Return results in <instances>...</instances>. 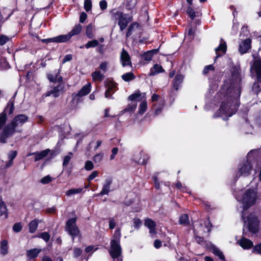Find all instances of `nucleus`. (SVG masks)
<instances>
[{
  "label": "nucleus",
  "instance_id": "e2e57ef3",
  "mask_svg": "<svg viewBox=\"0 0 261 261\" xmlns=\"http://www.w3.org/2000/svg\"><path fill=\"white\" fill-rule=\"evenodd\" d=\"M16 155H17V151L12 150L9 152V153L8 154V158L10 161H13V159L16 157Z\"/></svg>",
  "mask_w": 261,
  "mask_h": 261
},
{
  "label": "nucleus",
  "instance_id": "37998d69",
  "mask_svg": "<svg viewBox=\"0 0 261 261\" xmlns=\"http://www.w3.org/2000/svg\"><path fill=\"white\" fill-rule=\"evenodd\" d=\"M121 236V229L120 228H117L114 233L113 237L114 238V239L113 240H118V241H120Z\"/></svg>",
  "mask_w": 261,
  "mask_h": 261
},
{
  "label": "nucleus",
  "instance_id": "473e14b6",
  "mask_svg": "<svg viewBox=\"0 0 261 261\" xmlns=\"http://www.w3.org/2000/svg\"><path fill=\"white\" fill-rule=\"evenodd\" d=\"M179 222L181 225H188L190 223L188 215L187 214L182 215L179 218Z\"/></svg>",
  "mask_w": 261,
  "mask_h": 261
},
{
  "label": "nucleus",
  "instance_id": "7c9ffc66",
  "mask_svg": "<svg viewBox=\"0 0 261 261\" xmlns=\"http://www.w3.org/2000/svg\"><path fill=\"white\" fill-rule=\"evenodd\" d=\"M83 188H79L77 189H71L70 190H67L66 192V195L68 196H69L72 195H74L76 194H79L83 191Z\"/></svg>",
  "mask_w": 261,
  "mask_h": 261
},
{
  "label": "nucleus",
  "instance_id": "6ab92c4d",
  "mask_svg": "<svg viewBox=\"0 0 261 261\" xmlns=\"http://www.w3.org/2000/svg\"><path fill=\"white\" fill-rule=\"evenodd\" d=\"M238 243L243 248L246 249L251 248L253 245L251 241L245 238H242Z\"/></svg>",
  "mask_w": 261,
  "mask_h": 261
},
{
  "label": "nucleus",
  "instance_id": "49530a36",
  "mask_svg": "<svg viewBox=\"0 0 261 261\" xmlns=\"http://www.w3.org/2000/svg\"><path fill=\"white\" fill-rule=\"evenodd\" d=\"M92 7V3L91 0H85L84 2V8L86 11H89Z\"/></svg>",
  "mask_w": 261,
  "mask_h": 261
},
{
  "label": "nucleus",
  "instance_id": "a19ab883",
  "mask_svg": "<svg viewBox=\"0 0 261 261\" xmlns=\"http://www.w3.org/2000/svg\"><path fill=\"white\" fill-rule=\"evenodd\" d=\"M153 53L151 51H148L144 53L142 56L143 58L147 61H150L152 60Z\"/></svg>",
  "mask_w": 261,
  "mask_h": 261
},
{
  "label": "nucleus",
  "instance_id": "09e8293b",
  "mask_svg": "<svg viewBox=\"0 0 261 261\" xmlns=\"http://www.w3.org/2000/svg\"><path fill=\"white\" fill-rule=\"evenodd\" d=\"M94 168V165L93 163L90 161H87L85 163V169L86 170H91Z\"/></svg>",
  "mask_w": 261,
  "mask_h": 261
},
{
  "label": "nucleus",
  "instance_id": "79ce46f5",
  "mask_svg": "<svg viewBox=\"0 0 261 261\" xmlns=\"http://www.w3.org/2000/svg\"><path fill=\"white\" fill-rule=\"evenodd\" d=\"M147 109V102L146 101H143L139 106V113L141 114H143Z\"/></svg>",
  "mask_w": 261,
  "mask_h": 261
},
{
  "label": "nucleus",
  "instance_id": "f8f14e48",
  "mask_svg": "<svg viewBox=\"0 0 261 261\" xmlns=\"http://www.w3.org/2000/svg\"><path fill=\"white\" fill-rule=\"evenodd\" d=\"M106 86L107 89L105 92L106 98H112V95L116 91V84L112 81L106 83Z\"/></svg>",
  "mask_w": 261,
  "mask_h": 261
},
{
  "label": "nucleus",
  "instance_id": "5fc2aeb1",
  "mask_svg": "<svg viewBox=\"0 0 261 261\" xmlns=\"http://www.w3.org/2000/svg\"><path fill=\"white\" fill-rule=\"evenodd\" d=\"M52 180V178L49 175H47L41 179V182L43 184H47Z\"/></svg>",
  "mask_w": 261,
  "mask_h": 261
},
{
  "label": "nucleus",
  "instance_id": "4c0bfd02",
  "mask_svg": "<svg viewBox=\"0 0 261 261\" xmlns=\"http://www.w3.org/2000/svg\"><path fill=\"white\" fill-rule=\"evenodd\" d=\"M99 44V42L97 40H93L92 41H88L85 45V46L86 48H89L90 47H95L97 46Z\"/></svg>",
  "mask_w": 261,
  "mask_h": 261
},
{
  "label": "nucleus",
  "instance_id": "864d4df0",
  "mask_svg": "<svg viewBox=\"0 0 261 261\" xmlns=\"http://www.w3.org/2000/svg\"><path fill=\"white\" fill-rule=\"evenodd\" d=\"M135 26H138V24L137 23H133L128 27L127 32L126 33V37H129L132 35V31Z\"/></svg>",
  "mask_w": 261,
  "mask_h": 261
},
{
  "label": "nucleus",
  "instance_id": "c03bdc74",
  "mask_svg": "<svg viewBox=\"0 0 261 261\" xmlns=\"http://www.w3.org/2000/svg\"><path fill=\"white\" fill-rule=\"evenodd\" d=\"M136 4V0H127L126 3V7L128 9H132Z\"/></svg>",
  "mask_w": 261,
  "mask_h": 261
},
{
  "label": "nucleus",
  "instance_id": "a878e982",
  "mask_svg": "<svg viewBox=\"0 0 261 261\" xmlns=\"http://www.w3.org/2000/svg\"><path fill=\"white\" fill-rule=\"evenodd\" d=\"M49 152V149H45L41 151L40 152H35L32 153V154L35 155V161H39L44 157L46 156Z\"/></svg>",
  "mask_w": 261,
  "mask_h": 261
},
{
  "label": "nucleus",
  "instance_id": "bb28decb",
  "mask_svg": "<svg viewBox=\"0 0 261 261\" xmlns=\"http://www.w3.org/2000/svg\"><path fill=\"white\" fill-rule=\"evenodd\" d=\"M82 29V26L80 24H76L72 30L68 33L70 38L72 36L78 35L81 32Z\"/></svg>",
  "mask_w": 261,
  "mask_h": 261
},
{
  "label": "nucleus",
  "instance_id": "dca6fc26",
  "mask_svg": "<svg viewBox=\"0 0 261 261\" xmlns=\"http://www.w3.org/2000/svg\"><path fill=\"white\" fill-rule=\"evenodd\" d=\"M251 40L248 38L240 44L239 49L241 54H243L248 51L251 46Z\"/></svg>",
  "mask_w": 261,
  "mask_h": 261
},
{
  "label": "nucleus",
  "instance_id": "ddd939ff",
  "mask_svg": "<svg viewBox=\"0 0 261 261\" xmlns=\"http://www.w3.org/2000/svg\"><path fill=\"white\" fill-rule=\"evenodd\" d=\"M120 60L123 67L132 65L130 57L124 48H123L120 55Z\"/></svg>",
  "mask_w": 261,
  "mask_h": 261
},
{
  "label": "nucleus",
  "instance_id": "774afa93",
  "mask_svg": "<svg viewBox=\"0 0 261 261\" xmlns=\"http://www.w3.org/2000/svg\"><path fill=\"white\" fill-rule=\"evenodd\" d=\"M72 59V56L70 54L66 55L62 61V64H64L65 63L70 61Z\"/></svg>",
  "mask_w": 261,
  "mask_h": 261
},
{
  "label": "nucleus",
  "instance_id": "bf43d9fd",
  "mask_svg": "<svg viewBox=\"0 0 261 261\" xmlns=\"http://www.w3.org/2000/svg\"><path fill=\"white\" fill-rule=\"evenodd\" d=\"M22 229V226L20 223H15L13 227V230L16 232H20Z\"/></svg>",
  "mask_w": 261,
  "mask_h": 261
},
{
  "label": "nucleus",
  "instance_id": "58836bf2",
  "mask_svg": "<svg viewBox=\"0 0 261 261\" xmlns=\"http://www.w3.org/2000/svg\"><path fill=\"white\" fill-rule=\"evenodd\" d=\"M37 237L41 238L46 242H47L50 239V236L48 232H44L38 234Z\"/></svg>",
  "mask_w": 261,
  "mask_h": 261
},
{
  "label": "nucleus",
  "instance_id": "412c9836",
  "mask_svg": "<svg viewBox=\"0 0 261 261\" xmlns=\"http://www.w3.org/2000/svg\"><path fill=\"white\" fill-rule=\"evenodd\" d=\"M91 88V84L90 83H87L86 85L84 86L80 90V91L77 93V96L79 97H83L88 94L90 91Z\"/></svg>",
  "mask_w": 261,
  "mask_h": 261
},
{
  "label": "nucleus",
  "instance_id": "f3484780",
  "mask_svg": "<svg viewBox=\"0 0 261 261\" xmlns=\"http://www.w3.org/2000/svg\"><path fill=\"white\" fill-rule=\"evenodd\" d=\"M144 225L149 229L150 233L155 234L156 233L155 226L156 223L150 219L147 218L145 220Z\"/></svg>",
  "mask_w": 261,
  "mask_h": 261
},
{
  "label": "nucleus",
  "instance_id": "b1692460",
  "mask_svg": "<svg viewBox=\"0 0 261 261\" xmlns=\"http://www.w3.org/2000/svg\"><path fill=\"white\" fill-rule=\"evenodd\" d=\"M47 78L50 82L54 83L58 82L59 84L63 83V77L57 73L55 74H48Z\"/></svg>",
  "mask_w": 261,
  "mask_h": 261
},
{
  "label": "nucleus",
  "instance_id": "72a5a7b5",
  "mask_svg": "<svg viewBox=\"0 0 261 261\" xmlns=\"http://www.w3.org/2000/svg\"><path fill=\"white\" fill-rule=\"evenodd\" d=\"M121 77L124 81L129 82L134 80L135 76L133 72H130L122 75Z\"/></svg>",
  "mask_w": 261,
  "mask_h": 261
},
{
  "label": "nucleus",
  "instance_id": "f03ea898",
  "mask_svg": "<svg viewBox=\"0 0 261 261\" xmlns=\"http://www.w3.org/2000/svg\"><path fill=\"white\" fill-rule=\"evenodd\" d=\"M28 120V117L24 114H19L14 117L10 123L4 127L0 135V141L5 143L7 139L17 132V128L21 126Z\"/></svg>",
  "mask_w": 261,
  "mask_h": 261
},
{
  "label": "nucleus",
  "instance_id": "20e7f679",
  "mask_svg": "<svg viewBox=\"0 0 261 261\" xmlns=\"http://www.w3.org/2000/svg\"><path fill=\"white\" fill-rule=\"evenodd\" d=\"M245 213L242 212V218L244 221L245 225L247 226L249 231L255 233L258 231L259 221L257 217L254 214H250L245 219Z\"/></svg>",
  "mask_w": 261,
  "mask_h": 261
},
{
  "label": "nucleus",
  "instance_id": "393cba45",
  "mask_svg": "<svg viewBox=\"0 0 261 261\" xmlns=\"http://www.w3.org/2000/svg\"><path fill=\"white\" fill-rule=\"evenodd\" d=\"M91 77L92 78V80L94 82L96 81H102L104 78L105 75L101 73V72L99 70H96L93 72L91 74Z\"/></svg>",
  "mask_w": 261,
  "mask_h": 261
},
{
  "label": "nucleus",
  "instance_id": "1a4fd4ad",
  "mask_svg": "<svg viewBox=\"0 0 261 261\" xmlns=\"http://www.w3.org/2000/svg\"><path fill=\"white\" fill-rule=\"evenodd\" d=\"M251 74L256 75L258 81L261 82V61L255 60L253 62L250 68Z\"/></svg>",
  "mask_w": 261,
  "mask_h": 261
},
{
  "label": "nucleus",
  "instance_id": "9b49d317",
  "mask_svg": "<svg viewBox=\"0 0 261 261\" xmlns=\"http://www.w3.org/2000/svg\"><path fill=\"white\" fill-rule=\"evenodd\" d=\"M70 37L67 34L61 35L55 37L42 39V42L44 43L56 42V43H62L66 42L70 40Z\"/></svg>",
  "mask_w": 261,
  "mask_h": 261
},
{
  "label": "nucleus",
  "instance_id": "9d476101",
  "mask_svg": "<svg viewBox=\"0 0 261 261\" xmlns=\"http://www.w3.org/2000/svg\"><path fill=\"white\" fill-rule=\"evenodd\" d=\"M148 159V156L143 151L135 152L133 156V160L139 164L145 165Z\"/></svg>",
  "mask_w": 261,
  "mask_h": 261
},
{
  "label": "nucleus",
  "instance_id": "a211bd4d",
  "mask_svg": "<svg viewBox=\"0 0 261 261\" xmlns=\"http://www.w3.org/2000/svg\"><path fill=\"white\" fill-rule=\"evenodd\" d=\"M184 76L180 74H177L173 81V87L174 89L177 90L183 82Z\"/></svg>",
  "mask_w": 261,
  "mask_h": 261
},
{
  "label": "nucleus",
  "instance_id": "3c124183",
  "mask_svg": "<svg viewBox=\"0 0 261 261\" xmlns=\"http://www.w3.org/2000/svg\"><path fill=\"white\" fill-rule=\"evenodd\" d=\"M141 95V93H140L139 92H138L137 93H134L132 95H130L129 97H128V99L131 100V101H136V99L139 97Z\"/></svg>",
  "mask_w": 261,
  "mask_h": 261
},
{
  "label": "nucleus",
  "instance_id": "0eeeda50",
  "mask_svg": "<svg viewBox=\"0 0 261 261\" xmlns=\"http://www.w3.org/2000/svg\"><path fill=\"white\" fill-rule=\"evenodd\" d=\"M76 221L75 217L69 219L67 221L65 226L66 231L72 236L73 240L80 234V230L76 225Z\"/></svg>",
  "mask_w": 261,
  "mask_h": 261
},
{
  "label": "nucleus",
  "instance_id": "a18cd8bd",
  "mask_svg": "<svg viewBox=\"0 0 261 261\" xmlns=\"http://www.w3.org/2000/svg\"><path fill=\"white\" fill-rule=\"evenodd\" d=\"M103 154L102 153H99L96 154L93 157V161L95 163H99L103 159Z\"/></svg>",
  "mask_w": 261,
  "mask_h": 261
},
{
  "label": "nucleus",
  "instance_id": "4468645a",
  "mask_svg": "<svg viewBox=\"0 0 261 261\" xmlns=\"http://www.w3.org/2000/svg\"><path fill=\"white\" fill-rule=\"evenodd\" d=\"M112 183V179L110 178H107L105 180V183L103 185L102 190L101 192L97 194L96 196H102L104 195H108L110 191V186Z\"/></svg>",
  "mask_w": 261,
  "mask_h": 261
},
{
  "label": "nucleus",
  "instance_id": "e433bc0d",
  "mask_svg": "<svg viewBox=\"0 0 261 261\" xmlns=\"http://www.w3.org/2000/svg\"><path fill=\"white\" fill-rule=\"evenodd\" d=\"M7 119V115L5 112L0 114V129L4 127Z\"/></svg>",
  "mask_w": 261,
  "mask_h": 261
},
{
  "label": "nucleus",
  "instance_id": "13d9d810",
  "mask_svg": "<svg viewBox=\"0 0 261 261\" xmlns=\"http://www.w3.org/2000/svg\"><path fill=\"white\" fill-rule=\"evenodd\" d=\"M116 220L114 218H110L109 219V228L110 229H113L116 226Z\"/></svg>",
  "mask_w": 261,
  "mask_h": 261
},
{
  "label": "nucleus",
  "instance_id": "69168bd1",
  "mask_svg": "<svg viewBox=\"0 0 261 261\" xmlns=\"http://www.w3.org/2000/svg\"><path fill=\"white\" fill-rule=\"evenodd\" d=\"M82 250H81L80 248H74L73 250V255L74 257H79L82 253Z\"/></svg>",
  "mask_w": 261,
  "mask_h": 261
},
{
  "label": "nucleus",
  "instance_id": "4be33fe9",
  "mask_svg": "<svg viewBox=\"0 0 261 261\" xmlns=\"http://www.w3.org/2000/svg\"><path fill=\"white\" fill-rule=\"evenodd\" d=\"M8 242L7 240H2L0 244V253L3 256L8 253Z\"/></svg>",
  "mask_w": 261,
  "mask_h": 261
},
{
  "label": "nucleus",
  "instance_id": "cd10ccee",
  "mask_svg": "<svg viewBox=\"0 0 261 261\" xmlns=\"http://www.w3.org/2000/svg\"><path fill=\"white\" fill-rule=\"evenodd\" d=\"M39 223V221L37 219L32 220L30 222L29 227L30 233H34L37 230Z\"/></svg>",
  "mask_w": 261,
  "mask_h": 261
},
{
  "label": "nucleus",
  "instance_id": "680f3d73",
  "mask_svg": "<svg viewBox=\"0 0 261 261\" xmlns=\"http://www.w3.org/2000/svg\"><path fill=\"white\" fill-rule=\"evenodd\" d=\"M9 40V38L6 36H0V45H3L5 44Z\"/></svg>",
  "mask_w": 261,
  "mask_h": 261
},
{
  "label": "nucleus",
  "instance_id": "2eb2a0df",
  "mask_svg": "<svg viewBox=\"0 0 261 261\" xmlns=\"http://www.w3.org/2000/svg\"><path fill=\"white\" fill-rule=\"evenodd\" d=\"M226 49V43L222 39H221L219 46L215 48V52L216 54V58H217L222 56L225 53Z\"/></svg>",
  "mask_w": 261,
  "mask_h": 261
},
{
  "label": "nucleus",
  "instance_id": "338daca9",
  "mask_svg": "<svg viewBox=\"0 0 261 261\" xmlns=\"http://www.w3.org/2000/svg\"><path fill=\"white\" fill-rule=\"evenodd\" d=\"M253 90L257 93L260 90V86L258 83H255L252 87Z\"/></svg>",
  "mask_w": 261,
  "mask_h": 261
},
{
  "label": "nucleus",
  "instance_id": "2f4dec72",
  "mask_svg": "<svg viewBox=\"0 0 261 261\" xmlns=\"http://www.w3.org/2000/svg\"><path fill=\"white\" fill-rule=\"evenodd\" d=\"M213 253L219 257V258L222 261H225V257L223 253L216 247H213L212 248Z\"/></svg>",
  "mask_w": 261,
  "mask_h": 261
},
{
  "label": "nucleus",
  "instance_id": "423d86ee",
  "mask_svg": "<svg viewBox=\"0 0 261 261\" xmlns=\"http://www.w3.org/2000/svg\"><path fill=\"white\" fill-rule=\"evenodd\" d=\"M109 253L114 259L116 258L117 261H122V258L120 257L121 254L120 241L115 240H112L111 241V248L109 250Z\"/></svg>",
  "mask_w": 261,
  "mask_h": 261
},
{
  "label": "nucleus",
  "instance_id": "39448f33",
  "mask_svg": "<svg viewBox=\"0 0 261 261\" xmlns=\"http://www.w3.org/2000/svg\"><path fill=\"white\" fill-rule=\"evenodd\" d=\"M112 18L114 20H118V25L121 31L124 30L127 27L128 23L132 20V17H127L126 14L115 9L111 12Z\"/></svg>",
  "mask_w": 261,
  "mask_h": 261
},
{
  "label": "nucleus",
  "instance_id": "f257e3e1",
  "mask_svg": "<svg viewBox=\"0 0 261 261\" xmlns=\"http://www.w3.org/2000/svg\"><path fill=\"white\" fill-rule=\"evenodd\" d=\"M232 82L229 88L225 86L220 91V94L223 95V101L218 110V116H223L230 117L237 111L240 104L241 95L240 83L241 78L240 75V69L234 67L231 71Z\"/></svg>",
  "mask_w": 261,
  "mask_h": 261
},
{
  "label": "nucleus",
  "instance_id": "4d7b16f0",
  "mask_svg": "<svg viewBox=\"0 0 261 261\" xmlns=\"http://www.w3.org/2000/svg\"><path fill=\"white\" fill-rule=\"evenodd\" d=\"M187 13L192 19H193L195 17V13L194 10L191 7H189L187 10Z\"/></svg>",
  "mask_w": 261,
  "mask_h": 261
},
{
  "label": "nucleus",
  "instance_id": "ea45409f",
  "mask_svg": "<svg viewBox=\"0 0 261 261\" xmlns=\"http://www.w3.org/2000/svg\"><path fill=\"white\" fill-rule=\"evenodd\" d=\"M73 154L71 152H69V154L64 156L63 162V166L66 167L68 165Z\"/></svg>",
  "mask_w": 261,
  "mask_h": 261
},
{
  "label": "nucleus",
  "instance_id": "7ed1b4c3",
  "mask_svg": "<svg viewBox=\"0 0 261 261\" xmlns=\"http://www.w3.org/2000/svg\"><path fill=\"white\" fill-rule=\"evenodd\" d=\"M256 197V192L254 189L246 190L241 197L236 196L237 200L243 204L244 212L245 209L248 208L255 203Z\"/></svg>",
  "mask_w": 261,
  "mask_h": 261
},
{
  "label": "nucleus",
  "instance_id": "8fccbe9b",
  "mask_svg": "<svg viewBox=\"0 0 261 261\" xmlns=\"http://www.w3.org/2000/svg\"><path fill=\"white\" fill-rule=\"evenodd\" d=\"M214 67L213 65H209L207 66H206L203 70V73L204 74H207L210 71H214Z\"/></svg>",
  "mask_w": 261,
  "mask_h": 261
},
{
  "label": "nucleus",
  "instance_id": "5701e85b",
  "mask_svg": "<svg viewBox=\"0 0 261 261\" xmlns=\"http://www.w3.org/2000/svg\"><path fill=\"white\" fill-rule=\"evenodd\" d=\"M164 71V69L161 65L156 64L150 69L149 75L150 76H153L158 73L163 72Z\"/></svg>",
  "mask_w": 261,
  "mask_h": 261
},
{
  "label": "nucleus",
  "instance_id": "f704fd0d",
  "mask_svg": "<svg viewBox=\"0 0 261 261\" xmlns=\"http://www.w3.org/2000/svg\"><path fill=\"white\" fill-rule=\"evenodd\" d=\"M137 106L136 101H133L127 106V107L124 110L125 112H133L135 110Z\"/></svg>",
  "mask_w": 261,
  "mask_h": 261
},
{
  "label": "nucleus",
  "instance_id": "052dcab7",
  "mask_svg": "<svg viewBox=\"0 0 261 261\" xmlns=\"http://www.w3.org/2000/svg\"><path fill=\"white\" fill-rule=\"evenodd\" d=\"M253 252L261 254V243L257 245H255L252 250Z\"/></svg>",
  "mask_w": 261,
  "mask_h": 261
},
{
  "label": "nucleus",
  "instance_id": "0e129e2a",
  "mask_svg": "<svg viewBox=\"0 0 261 261\" xmlns=\"http://www.w3.org/2000/svg\"><path fill=\"white\" fill-rule=\"evenodd\" d=\"M98 172L97 171H93L88 177V181H91L98 176Z\"/></svg>",
  "mask_w": 261,
  "mask_h": 261
},
{
  "label": "nucleus",
  "instance_id": "6e6552de",
  "mask_svg": "<svg viewBox=\"0 0 261 261\" xmlns=\"http://www.w3.org/2000/svg\"><path fill=\"white\" fill-rule=\"evenodd\" d=\"M65 92V86L63 83H60L57 86L54 87L50 90H48L45 94L46 97L52 96L56 98L64 93Z\"/></svg>",
  "mask_w": 261,
  "mask_h": 261
},
{
  "label": "nucleus",
  "instance_id": "c85d7f7f",
  "mask_svg": "<svg viewBox=\"0 0 261 261\" xmlns=\"http://www.w3.org/2000/svg\"><path fill=\"white\" fill-rule=\"evenodd\" d=\"M0 216L4 219H6L8 217V210L3 201L2 203L0 204Z\"/></svg>",
  "mask_w": 261,
  "mask_h": 261
},
{
  "label": "nucleus",
  "instance_id": "c756f323",
  "mask_svg": "<svg viewBox=\"0 0 261 261\" xmlns=\"http://www.w3.org/2000/svg\"><path fill=\"white\" fill-rule=\"evenodd\" d=\"M94 27L92 24L90 23L87 26L86 34L89 39H92L94 37Z\"/></svg>",
  "mask_w": 261,
  "mask_h": 261
},
{
  "label": "nucleus",
  "instance_id": "de8ad7c7",
  "mask_svg": "<svg viewBox=\"0 0 261 261\" xmlns=\"http://www.w3.org/2000/svg\"><path fill=\"white\" fill-rule=\"evenodd\" d=\"M142 225L141 220L139 219L135 218L134 219V226L136 229H139Z\"/></svg>",
  "mask_w": 261,
  "mask_h": 261
},
{
  "label": "nucleus",
  "instance_id": "c9c22d12",
  "mask_svg": "<svg viewBox=\"0 0 261 261\" xmlns=\"http://www.w3.org/2000/svg\"><path fill=\"white\" fill-rule=\"evenodd\" d=\"M14 100L11 99L9 100L7 104V107L6 108V110H7L9 114H12L13 112L14 109Z\"/></svg>",
  "mask_w": 261,
  "mask_h": 261
},
{
  "label": "nucleus",
  "instance_id": "603ef678",
  "mask_svg": "<svg viewBox=\"0 0 261 261\" xmlns=\"http://www.w3.org/2000/svg\"><path fill=\"white\" fill-rule=\"evenodd\" d=\"M141 95V93H140L139 92H138L137 93H134L132 95H130L129 97H128V99L131 100V101H136V99L139 97Z\"/></svg>",
  "mask_w": 261,
  "mask_h": 261
},
{
  "label": "nucleus",
  "instance_id": "aec40b11",
  "mask_svg": "<svg viewBox=\"0 0 261 261\" xmlns=\"http://www.w3.org/2000/svg\"><path fill=\"white\" fill-rule=\"evenodd\" d=\"M41 251V249L34 248L27 251V256L29 260L34 259L37 257L40 252Z\"/></svg>",
  "mask_w": 261,
  "mask_h": 261
},
{
  "label": "nucleus",
  "instance_id": "6e6d98bb",
  "mask_svg": "<svg viewBox=\"0 0 261 261\" xmlns=\"http://www.w3.org/2000/svg\"><path fill=\"white\" fill-rule=\"evenodd\" d=\"M108 63L107 62H103L100 64L99 68L105 72L108 70Z\"/></svg>",
  "mask_w": 261,
  "mask_h": 261
}]
</instances>
